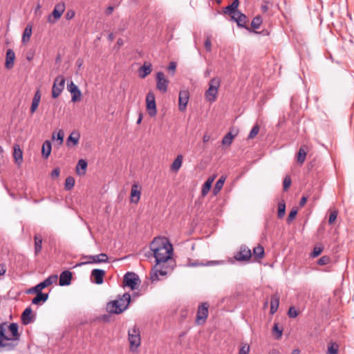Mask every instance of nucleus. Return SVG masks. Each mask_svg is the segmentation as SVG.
I'll use <instances>...</instances> for the list:
<instances>
[{
    "label": "nucleus",
    "instance_id": "f257e3e1",
    "mask_svg": "<svg viewBox=\"0 0 354 354\" xmlns=\"http://www.w3.org/2000/svg\"><path fill=\"white\" fill-rule=\"evenodd\" d=\"M150 248L153 252L157 264L165 263L171 257L173 246L166 238H155L150 245Z\"/></svg>",
    "mask_w": 354,
    "mask_h": 354
},
{
    "label": "nucleus",
    "instance_id": "f03ea898",
    "mask_svg": "<svg viewBox=\"0 0 354 354\" xmlns=\"http://www.w3.org/2000/svg\"><path fill=\"white\" fill-rule=\"evenodd\" d=\"M130 301V294L124 293L118 299L109 302L106 305V310L111 314H120L128 308Z\"/></svg>",
    "mask_w": 354,
    "mask_h": 354
},
{
    "label": "nucleus",
    "instance_id": "7ed1b4c3",
    "mask_svg": "<svg viewBox=\"0 0 354 354\" xmlns=\"http://www.w3.org/2000/svg\"><path fill=\"white\" fill-rule=\"evenodd\" d=\"M18 341L6 335L5 324L0 325V352L14 350L18 344Z\"/></svg>",
    "mask_w": 354,
    "mask_h": 354
},
{
    "label": "nucleus",
    "instance_id": "20e7f679",
    "mask_svg": "<svg viewBox=\"0 0 354 354\" xmlns=\"http://www.w3.org/2000/svg\"><path fill=\"white\" fill-rule=\"evenodd\" d=\"M221 80L218 77L212 79L209 82V88L205 92V98L207 101L213 102L216 99Z\"/></svg>",
    "mask_w": 354,
    "mask_h": 354
},
{
    "label": "nucleus",
    "instance_id": "39448f33",
    "mask_svg": "<svg viewBox=\"0 0 354 354\" xmlns=\"http://www.w3.org/2000/svg\"><path fill=\"white\" fill-rule=\"evenodd\" d=\"M128 333L130 348L132 351H135L140 344V330L136 326H134L131 329L129 330Z\"/></svg>",
    "mask_w": 354,
    "mask_h": 354
},
{
    "label": "nucleus",
    "instance_id": "423d86ee",
    "mask_svg": "<svg viewBox=\"0 0 354 354\" xmlns=\"http://www.w3.org/2000/svg\"><path fill=\"white\" fill-rule=\"evenodd\" d=\"M65 78L62 75H58L54 80L52 88V97L57 98L64 88Z\"/></svg>",
    "mask_w": 354,
    "mask_h": 354
},
{
    "label": "nucleus",
    "instance_id": "0eeeda50",
    "mask_svg": "<svg viewBox=\"0 0 354 354\" xmlns=\"http://www.w3.org/2000/svg\"><path fill=\"white\" fill-rule=\"evenodd\" d=\"M57 275H51L50 277H48V278H46L44 281H43L42 282L38 283L37 286H35V287L29 289L28 290V293H32V292H42L41 290L50 286L51 284H53V283H55L57 281Z\"/></svg>",
    "mask_w": 354,
    "mask_h": 354
},
{
    "label": "nucleus",
    "instance_id": "6e6552de",
    "mask_svg": "<svg viewBox=\"0 0 354 354\" xmlns=\"http://www.w3.org/2000/svg\"><path fill=\"white\" fill-rule=\"evenodd\" d=\"M156 88L162 93H165L167 91L169 81L165 77L163 72L159 71L156 75Z\"/></svg>",
    "mask_w": 354,
    "mask_h": 354
},
{
    "label": "nucleus",
    "instance_id": "1a4fd4ad",
    "mask_svg": "<svg viewBox=\"0 0 354 354\" xmlns=\"http://www.w3.org/2000/svg\"><path fill=\"white\" fill-rule=\"evenodd\" d=\"M147 110L151 117H153L157 113L156 97L153 92L149 91L146 97Z\"/></svg>",
    "mask_w": 354,
    "mask_h": 354
},
{
    "label": "nucleus",
    "instance_id": "9d476101",
    "mask_svg": "<svg viewBox=\"0 0 354 354\" xmlns=\"http://www.w3.org/2000/svg\"><path fill=\"white\" fill-rule=\"evenodd\" d=\"M65 10V4L64 3H57L50 15L48 17V21L50 24H55V21L59 19L62 15L63 12Z\"/></svg>",
    "mask_w": 354,
    "mask_h": 354
},
{
    "label": "nucleus",
    "instance_id": "9b49d317",
    "mask_svg": "<svg viewBox=\"0 0 354 354\" xmlns=\"http://www.w3.org/2000/svg\"><path fill=\"white\" fill-rule=\"evenodd\" d=\"M139 279L134 272H127L124 276L123 283L125 286L130 287L131 290L136 288L138 284Z\"/></svg>",
    "mask_w": 354,
    "mask_h": 354
},
{
    "label": "nucleus",
    "instance_id": "f8f14e48",
    "mask_svg": "<svg viewBox=\"0 0 354 354\" xmlns=\"http://www.w3.org/2000/svg\"><path fill=\"white\" fill-rule=\"evenodd\" d=\"M251 257L252 252L248 246L243 245L234 257L238 261H247L250 259Z\"/></svg>",
    "mask_w": 354,
    "mask_h": 354
},
{
    "label": "nucleus",
    "instance_id": "ddd939ff",
    "mask_svg": "<svg viewBox=\"0 0 354 354\" xmlns=\"http://www.w3.org/2000/svg\"><path fill=\"white\" fill-rule=\"evenodd\" d=\"M208 304L207 303H203L198 306L196 322L198 324H201L205 322L208 315Z\"/></svg>",
    "mask_w": 354,
    "mask_h": 354
},
{
    "label": "nucleus",
    "instance_id": "4468645a",
    "mask_svg": "<svg viewBox=\"0 0 354 354\" xmlns=\"http://www.w3.org/2000/svg\"><path fill=\"white\" fill-rule=\"evenodd\" d=\"M67 89L71 94V101L73 102L80 101L82 95L81 91L73 81H71V82L68 84Z\"/></svg>",
    "mask_w": 354,
    "mask_h": 354
},
{
    "label": "nucleus",
    "instance_id": "2eb2a0df",
    "mask_svg": "<svg viewBox=\"0 0 354 354\" xmlns=\"http://www.w3.org/2000/svg\"><path fill=\"white\" fill-rule=\"evenodd\" d=\"M189 99V93L187 90L180 91L178 95V109L180 111H185Z\"/></svg>",
    "mask_w": 354,
    "mask_h": 354
},
{
    "label": "nucleus",
    "instance_id": "dca6fc26",
    "mask_svg": "<svg viewBox=\"0 0 354 354\" xmlns=\"http://www.w3.org/2000/svg\"><path fill=\"white\" fill-rule=\"evenodd\" d=\"M167 274V272L166 270H165L162 266L161 264H156L151 272L150 279L152 281H158L159 280V276H166Z\"/></svg>",
    "mask_w": 354,
    "mask_h": 354
},
{
    "label": "nucleus",
    "instance_id": "f3484780",
    "mask_svg": "<svg viewBox=\"0 0 354 354\" xmlns=\"http://www.w3.org/2000/svg\"><path fill=\"white\" fill-rule=\"evenodd\" d=\"M90 261L87 262H82L79 263L77 266H81L86 263H105L108 261V257L105 253H101L97 255H92L88 257Z\"/></svg>",
    "mask_w": 354,
    "mask_h": 354
},
{
    "label": "nucleus",
    "instance_id": "a211bd4d",
    "mask_svg": "<svg viewBox=\"0 0 354 354\" xmlns=\"http://www.w3.org/2000/svg\"><path fill=\"white\" fill-rule=\"evenodd\" d=\"M72 273L68 270L62 272L59 276V284L61 286H68L71 283Z\"/></svg>",
    "mask_w": 354,
    "mask_h": 354
},
{
    "label": "nucleus",
    "instance_id": "6ab92c4d",
    "mask_svg": "<svg viewBox=\"0 0 354 354\" xmlns=\"http://www.w3.org/2000/svg\"><path fill=\"white\" fill-rule=\"evenodd\" d=\"M4 324L6 325V333L10 332L12 335V338L19 340L20 334L18 331V324L16 323H11L10 325H8L6 323Z\"/></svg>",
    "mask_w": 354,
    "mask_h": 354
},
{
    "label": "nucleus",
    "instance_id": "aec40b11",
    "mask_svg": "<svg viewBox=\"0 0 354 354\" xmlns=\"http://www.w3.org/2000/svg\"><path fill=\"white\" fill-rule=\"evenodd\" d=\"M105 271L101 269H94L91 272V277L94 278L96 284H102L104 281Z\"/></svg>",
    "mask_w": 354,
    "mask_h": 354
},
{
    "label": "nucleus",
    "instance_id": "412c9836",
    "mask_svg": "<svg viewBox=\"0 0 354 354\" xmlns=\"http://www.w3.org/2000/svg\"><path fill=\"white\" fill-rule=\"evenodd\" d=\"M15 59V52L12 49H8L6 55L5 67L7 69H11L14 66Z\"/></svg>",
    "mask_w": 354,
    "mask_h": 354
},
{
    "label": "nucleus",
    "instance_id": "4be33fe9",
    "mask_svg": "<svg viewBox=\"0 0 354 354\" xmlns=\"http://www.w3.org/2000/svg\"><path fill=\"white\" fill-rule=\"evenodd\" d=\"M232 20L235 21L240 27H245L247 23V17L241 12H235L234 15H232Z\"/></svg>",
    "mask_w": 354,
    "mask_h": 354
},
{
    "label": "nucleus",
    "instance_id": "5701e85b",
    "mask_svg": "<svg viewBox=\"0 0 354 354\" xmlns=\"http://www.w3.org/2000/svg\"><path fill=\"white\" fill-rule=\"evenodd\" d=\"M41 95L40 91L38 89L35 92L34 97L32 98V104L30 110L31 114H33L37 111L41 100Z\"/></svg>",
    "mask_w": 354,
    "mask_h": 354
},
{
    "label": "nucleus",
    "instance_id": "b1692460",
    "mask_svg": "<svg viewBox=\"0 0 354 354\" xmlns=\"http://www.w3.org/2000/svg\"><path fill=\"white\" fill-rule=\"evenodd\" d=\"M140 198V191L139 189V186L136 184H134L131 187V201L133 203H138Z\"/></svg>",
    "mask_w": 354,
    "mask_h": 354
},
{
    "label": "nucleus",
    "instance_id": "393cba45",
    "mask_svg": "<svg viewBox=\"0 0 354 354\" xmlns=\"http://www.w3.org/2000/svg\"><path fill=\"white\" fill-rule=\"evenodd\" d=\"M14 152H13V158L15 162L17 165H21L23 161V153L21 150L19 145H15L14 147Z\"/></svg>",
    "mask_w": 354,
    "mask_h": 354
},
{
    "label": "nucleus",
    "instance_id": "a878e982",
    "mask_svg": "<svg viewBox=\"0 0 354 354\" xmlns=\"http://www.w3.org/2000/svg\"><path fill=\"white\" fill-rule=\"evenodd\" d=\"M280 297L278 293L272 295L270 301V314H274L279 308Z\"/></svg>",
    "mask_w": 354,
    "mask_h": 354
},
{
    "label": "nucleus",
    "instance_id": "bb28decb",
    "mask_svg": "<svg viewBox=\"0 0 354 354\" xmlns=\"http://www.w3.org/2000/svg\"><path fill=\"white\" fill-rule=\"evenodd\" d=\"M152 71V65L149 62H145L139 69V76L141 78H145L151 73Z\"/></svg>",
    "mask_w": 354,
    "mask_h": 354
},
{
    "label": "nucleus",
    "instance_id": "cd10ccee",
    "mask_svg": "<svg viewBox=\"0 0 354 354\" xmlns=\"http://www.w3.org/2000/svg\"><path fill=\"white\" fill-rule=\"evenodd\" d=\"M21 321L24 325L29 324L32 322V309L30 307L26 308L23 312Z\"/></svg>",
    "mask_w": 354,
    "mask_h": 354
},
{
    "label": "nucleus",
    "instance_id": "c85d7f7f",
    "mask_svg": "<svg viewBox=\"0 0 354 354\" xmlns=\"http://www.w3.org/2000/svg\"><path fill=\"white\" fill-rule=\"evenodd\" d=\"M239 5V0H234V1L229 6H227L224 10V12L225 14H228L230 15H234L235 12H239L237 10V8Z\"/></svg>",
    "mask_w": 354,
    "mask_h": 354
},
{
    "label": "nucleus",
    "instance_id": "c756f323",
    "mask_svg": "<svg viewBox=\"0 0 354 354\" xmlns=\"http://www.w3.org/2000/svg\"><path fill=\"white\" fill-rule=\"evenodd\" d=\"M87 168V162L84 159L79 160L77 166H76V171L77 174L80 176H83L86 174Z\"/></svg>",
    "mask_w": 354,
    "mask_h": 354
},
{
    "label": "nucleus",
    "instance_id": "7c9ffc66",
    "mask_svg": "<svg viewBox=\"0 0 354 354\" xmlns=\"http://www.w3.org/2000/svg\"><path fill=\"white\" fill-rule=\"evenodd\" d=\"M36 297L32 300V304L35 305H39L41 302L44 303L48 299V294L43 292H35Z\"/></svg>",
    "mask_w": 354,
    "mask_h": 354
},
{
    "label": "nucleus",
    "instance_id": "2f4dec72",
    "mask_svg": "<svg viewBox=\"0 0 354 354\" xmlns=\"http://www.w3.org/2000/svg\"><path fill=\"white\" fill-rule=\"evenodd\" d=\"M307 147L306 146H302L297 154V161L299 164H303L306 160V154H307Z\"/></svg>",
    "mask_w": 354,
    "mask_h": 354
},
{
    "label": "nucleus",
    "instance_id": "473e14b6",
    "mask_svg": "<svg viewBox=\"0 0 354 354\" xmlns=\"http://www.w3.org/2000/svg\"><path fill=\"white\" fill-rule=\"evenodd\" d=\"M35 254L37 255L42 248V237L40 234H35Z\"/></svg>",
    "mask_w": 354,
    "mask_h": 354
},
{
    "label": "nucleus",
    "instance_id": "72a5a7b5",
    "mask_svg": "<svg viewBox=\"0 0 354 354\" xmlns=\"http://www.w3.org/2000/svg\"><path fill=\"white\" fill-rule=\"evenodd\" d=\"M32 27L31 24H28L26 26V27L25 28L24 32H23V35H22V39H21V41L24 44H26L28 41H29L30 38L32 35Z\"/></svg>",
    "mask_w": 354,
    "mask_h": 354
},
{
    "label": "nucleus",
    "instance_id": "f704fd0d",
    "mask_svg": "<svg viewBox=\"0 0 354 354\" xmlns=\"http://www.w3.org/2000/svg\"><path fill=\"white\" fill-rule=\"evenodd\" d=\"M183 157L182 155H178L171 165V169L174 171H178L183 162Z\"/></svg>",
    "mask_w": 354,
    "mask_h": 354
},
{
    "label": "nucleus",
    "instance_id": "c9c22d12",
    "mask_svg": "<svg viewBox=\"0 0 354 354\" xmlns=\"http://www.w3.org/2000/svg\"><path fill=\"white\" fill-rule=\"evenodd\" d=\"M80 138V136L78 133L72 132L67 138V145L70 146L71 142L73 143V145H76L78 143Z\"/></svg>",
    "mask_w": 354,
    "mask_h": 354
},
{
    "label": "nucleus",
    "instance_id": "e433bc0d",
    "mask_svg": "<svg viewBox=\"0 0 354 354\" xmlns=\"http://www.w3.org/2000/svg\"><path fill=\"white\" fill-rule=\"evenodd\" d=\"M214 180V178H209L203 184L201 191V194L203 196L207 195V194L209 192Z\"/></svg>",
    "mask_w": 354,
    "mask_h": 354
},
{
    "label": "nucleus",
    "instance_id": "4c0bfd02",
    "mask_svg": "<svg viewBox=\"0 0 354 354\" xmlns=\"http://www.w3.org/2000/svg\"><path fill=\"white\" fill-rule=\"evenodd\" d=\"M51 152V143L48 140H46L42 145V154L44 158H47Z\"/></svg>",
    "mask_w": 354,
    "mask_h": 354
},
{
    "label": "nucleus",
    "instance_id": "58836bf2",
    "mask_svg": "<svg viewBox=\"0 0 354 354\" xmlns=\"http://www.w3.org/2000/svg\"><path fill=\"white\" fill-rule=\"evenodd\" d=\"M253 254L254 258L261 259L264 257V248L261 245H258L253 248Z\"/></svg>",
    "mask_w": 354,
    "mask_h": 354
},
{
    "label": "nucleus",
    "instance_id": "ea45409f",
    "mask_svg": "<svg viewBox=\"0 0 354 354\" xmlns=\"http://www.w3.org/2000/svg\"><path fill=\"white\" fill-rule=\"evenodd\" d=\"M234 138V136L231 132L227 133L222 139V144L223 145L230 146Z\"/></svg>",
    "mask_w": 354,
    "mask_h": 354
},
{
    "label": "nucleus",
    "instance_id": "a19ab883",
    "mask_svg": "<svg viewBox=\"0 0 354 354\" xmlns=\"http://www.w3.org/2000/svg\"><path fill=\"white\" fill-rule=\"evenodd\" d=\"M75 185V179L72 176L66 178L64 188L66 190H71Z\"/></svg>",
    "mask_w": 354,
    "mask_h": 354
},
{
    "label": "nucleus",
    "instance_id": "79ce46f5",
    "mask_svg": "<svg viewBox=\"0 0 354 354\" xmlns=\"http://www.w3.org/2000/svg\"><path fill=\"white\" fill-rule=\"evenodd\" d=\"M285 213H286V203L283 201L279 203L278 213H277L278 217L279 218H283L285 215Z\"/></svg>",
    "mask_w": 354,
    "mask_h": 354
},
{
    "label": "nucleus",
    "instance_id": "37998d69",
    "mask_svg": "<svg viewBox=\"0 0 354 354\" xmlns=\"http://www.w3.org/2000/svg\"><path fill=\"white\" fill-rule=\"evenodd\" d=\"M225 178H226L225 176H222L217 180V182L216 183V185L214 186V191L215 193H216L217 192H219L222 189V187H223V186L224 185Z\"/></svg>",
    "mask_w": 354,
    "mask_h": 354
},
{
    "label": "nucleus",
    "instance_id": "c03bdc74",
    "mask_svg": "<svg viewBox=\"0 0 354 354\" xmlns=\"http://www.w3.org/2000/svg\"><path fill=\"white\" fill-rule=\"evenodd\" d=\"M261 23H262V19H261V17L257 16L252 20L251 26L254 29H258V28H259Z\"/></svg>",
    "mask_w": 354,
    "mask_h": 354
},
{
    "label": "nucleus",
    "instance_id": "a18cd8bd",
    "mask_svg": "<svg viewBox=\"0 0 354 354\" xmlns=\"http://www.w3.org/2000/svg\"><path fill=\"white\" fill-rule=\"evenodd\" d=\"M338 345L335 343H331L328 348L329 354H337L338 353Z\"/></svg>",
    "mask_w": 354,
    "mask_h": 354
},
{
    "label": "nucleus",
    "instance_id": "49530a36",
    "mask_svg": "<svg viewBox=\"0 0 354 354\" xmlns=\"http://www.w3.org/2000/svg\"><path fill=\"white\" fill-rule=\"evenodd\" d=\"M259 131V127L258 124H255L251 129V131L249 133V136H248V138L249 139L254 138L258 134Z\"/></svg>",
    "mask_w": 354,
    "mask_h": 354
},
{
    "label": "nucleus",
    "instance_id": "de8ad7c7",
    "mask_svg": "<svg viewBox=\"0 0 354 354\" xmlns=\"http://www.w3.org/2000/svg\"><path fill=\"white\" fill-rule=\"evenodd\" d=\"M272 331L274 333H276L277 337L279 338L282 335L283 330L280 329L278 326L277 323H274L272 328Z\"/></svg>",
    "mask_w": 354,
    "mask_h": 354
},
{
    "label": "nucleus",
    "instance_id": "09e8293b",
    "mask_svg": "<svg viewBox=\"0 0 354 354\" xmlns=\"http://www.w3.org/2000/svg\"><path fill=\"white\" fill-rule=\"evenodd\" d=\"M337 214H338V212L337 210H334L330 214L329 218H328V223L330 225L333 224L335 221V220L337 219Z\"/></svg>",
    "mask_w": 354,
    "mask_h": 354
},
{
    "label": "nucleus",
    "instance_id": "8fccbe9b",
    "mask_svg": "<svg viewBox=\"0 0 354 354\" xmlns=\"http://www.w3.org/2000/svg\"><path fill=\"white\" fill-rule=\"evenodd\" d=\"M329 262L330 258L328 256H323L317 261V264L319 266H324L328 264Z\"/></svg>",
    "mask_w": 354,
    "mask_h": 354
},
{
    "label": "nucleus",
    "instance_id": "3c124183",
    "mask_svg": "<svg viewBox=\"0 0 354 354\" xmlns=\"http://www.w3.org/2000/svg\"><path fill=\"white\" fill-rule=\"evenodd\" d=\"M288 315L290 317L295 318L298 315V313L294 306H291L289 308Z\"/></svg>",
    "mask_w": 354,
    "mask_h": 354
},
{
    "label": "nucleus",
    "instance_id": "603ef678",
    "mask_svg": "<svg viewBox=\"0 0 354 354\" xmlns=\"http://www.w3.org/2000/svg\"><path fill=\"white\" fill-rule=\"evenodd\" d=\"M283 190L284 191H286L290 186L291 185V179L289 176H286L284 180H283Z\"/></svg>",
    "mask_w": 354,
    "mask_h": 354
},
{
    "label": "nucleus",
    "instance_id": "864d4df0",
    "mask_svg": "<svg viewBox=\"0 0 354 354\" xmlns=\"http://www.w3.org/2000/svg\"><path fill=\"white\" fill-rule=\"evenodd\" d=\"M297 214V210L296 209H292L290 212L288 217L287 218L288 223H290L292 220H294Z\"/></svg>",
    "mask_w": 354,
    "mask_h": 354
},
{
    "label": "nucleus",
    "instance_id": "5fc2aeb1",
    "mask_svg": "<svg viewBox=\"0 0 354 354\" xmlns=\"http://www.w3.org/2000/svg\"><path fill=\"white\" fill-rule=\"evenodd\" d=\"M249 351H250V346L247 344H245L240 348L239 354H248Z\"/></svg>",
    "mask_w": 354,
    "mask_h": 354
},
{
    "label": "nucleus",
    "instance_id": "6e6d98bb",
    "mask_svg": "<svg viewBox=\"0 0 354 354\" xmlns=\"http://www.w3.org/2000/svg\"><path fill=\"white\" fill-rule=\"evenodd\" d=\"M323 251V248L321 247H315L312 252L311 256L313 257H318Z\"/></svg>",
    "mask_w": 354,
    "mask_h": 354
},
{
    "label": "nucleus",
    "instance_id": "4d7b16f0",
    "mask_svg": "<svg viewBox=\"0 0 354 354\" xmlns=\"http://www.w3.org/2000/svg\"><path fill=\"white\" fill-rule=\"evenodd\" d=\"M64 133L62 130H59L57 134V140L59 141V145H61L64 141Z\"/></svg>",
    "mask_w": 354,
    "mask_h": 354
},
{
    "label": "nucleus",
    "instance_id": "13d9d810",
    "mask_svg": "<svg viewBox=\"0 0 354 354\" xmlns=\"http://www.w3.org/2000/svg\"><path fill=\"white\" fill-rule=\"evenodd\" d=\"M205 48L207 51L209 52L212 50V42L209 37H207L204 43Z\"/></svg>",
    "mask_w": 354,
    "mask_h": 354
},
{
    "label": "nucleus",
    "instance_id": "bf43d9fd",
    "mask_svg": "<svg viewBox=\"0 0 354 354\" xmlns=\"http://www.w3.org/2000/svg\"><path fill=\"white\" fill-rule=\"evenodd\" d=\"M60 169L59 168H55L52 171L51 176L53 178H57L59 176Z\"/></svg>",
    "mask_w": 354,
    "mask_h": 354
},
{
    "label": "nucleus",
    "instance_id": "052dcab7",
    "mask_svg": "<svg viewBox=\"0 0 354 354\" xmlns=\"http://www.w3.org/2000/svg\"><path fill=\"white\" fill-rule=\"evenodd\" d=\"M176 68V64L174 62H170V64L168 66V70L170 71H172V73L174 74Z\"/></svg>",
    "mask_w": 354,
    "mask_h": 354
},
{
    "label": "nucleus",
    "instance_id": "680f3d73",
    "mask_svg": "<svg viewBox=\"0 0 354 354\" xmlns=\"http://www.w3.org/2000/svg\"><path fill=\"white\" fill-rule=\"evenodd\" d=\"M6 272V266L4 263L0 264V276L5 274Z\"/></svg>",
    "mask_w": 354,
    "mask_h": 354
},
{
    "label": "nucleus",
    "instance_id": "e2e57ef3",
    "mask_svg": "<svg viewBox=\"0 0 354 354\" xmlns=\"http://www.w3.org/2000/svg\"><path fill=\"white\" fill-rule=\"evenodd\" d=\"M113 6H109L106 8V10H105V13L106 15H110L112 14L113 11Z\"/></svg>",
    "mask_w": 354,
    "mask_h": 354
},
{
    "label": "nucleus",
    "instance_id": "0e129e2a",
    "mask_svg": "<svg viewBox=\"0 0 354 354\" xmlns=\"http://www.w3.org/2000/svg\"><path fill=\"white\" fill-rule=\"evenodd\" d=\"M306 201H307V197L302 196L300 200V202H299V206L300 207L304 206L306 204Z\"/></svg>",
    "mask_w": 354,
    "mask_h": 354
},
{
    "label": "nucleus",
    "instance_id": "69168bd1",
    "mask_svg": "<svg viewBox=\"0 0 354 354\" xmlns=\"http://www.w3.org/2000/svg\"><path fill=\"white\" fill-rule=\"evenodd\" d=\"M210 140V136L207 133H205L203 137V142H207Z\"/></svg>",
    "mask_w": 354,
    "mask_h": 354
},
{
    "label": "nucleus",
    "instance_id": "338daca9",
    "mask_svg": "<svg viewBox=\"0 0 354 354\" xmlns=\"http://www.w3.org/2000/svg\"><path fill=\"white\" fill-rule=\"evenodd\" d=\"M74 15H75V13L73 12L71 14H70V12H67L66 19H71L72 17H73Z\"/></svg>",
    "mask_w": 354,
    "mask_h": 354
},
{
    "label": "nucleus",
    "instance_id": "774afa93",
    "mask_svg": "<svg viewBox=\"0 0 354 354\" xmlns=\"http://www.w3.org/2000/svg\"><path fill=\"white\" fill-rule=\"evenodd\" d=\"M261 10H262L263 12H266L268 10V6H267V5H263V6H261Z\"/></svg>",
    "mask_w": 354,
    "mask_h": 354
}]
</instances>
